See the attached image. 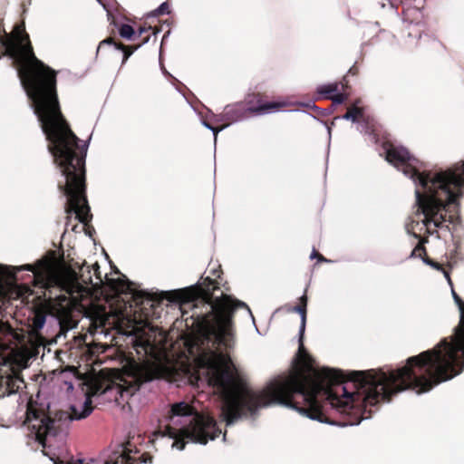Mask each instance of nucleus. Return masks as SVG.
I'll return each instance as SVG.
<instances>
[{
	"label": "nucleus",
	"instance_id": "f257e3e1",
	"mask_svg": "<svg viewBox=\"0 0 464 464\" xmlns=\"http://www.w3.org/2000/svg\"><path fill=\"white\" fill-rule=\"evenodd\" d=\"M216 288L217 283L210 276H201L189 286L162 292L161 297L179 305L187 327L191 328L193 335L187 342L188 353L205 370L208 384L221 393L220 417L226 426L233 425L242 417L254 416L263 407L273 404L294 406L293 392H304L305 383L314 392L320 378H336V375L331 374L328 367L317 369L304 350L303 337L306 325L307 298L304 295L301 297L303 304L293 308L301 319L295 370L286 377L270 382L262 391L250 389L230 356L222 351L232 350L236 345L232 320L234 311L238 307L246 308L253 324L254 316L246 303L224 293L220 296H214L212 291Z\"/></svg>",
	"mask_w": 464,
	"mask_h": 464
},
{
	"label": "nucleus",
	"instance_id": "f03ea898",
	"mask_svg": "<svg viewBox=\"0 0 464 464\" xmlns=\"http://www.w3.org/2000/svg\"><path fill=\"white\" fill-rule=\"evenodd\" d=\"M2 32L0 44L5 47V54L17 65L20 83L46 136L53 162L64 178V184L59 185V188L66 197L65 211L86 224L91 214L85 195V157L91 137L81 145L78 155L79 139L60 109L56 72L34 56L24 33V24L15 25L10 34L5 29Z\"/></svg>",
	"mask_w": 464,
	"mask_h": 464
},
{
	"label": "nucleus",
	"instance_id": "7ed1b4c3",
	"mask_svg": "<svg viewBox=\"0 0 464 464\" xmlns=\"http://www.w3.org/2000/svg\"><path fill=\"white\" fill-rule=\"evenodd\" d=\"M418 364L419 362H410L408 359L406 365L396 371L379 372L374 375H366L363 372H351L350 382L356 388V392H348L346 385L340 387L343 380V374L329 368L331 374L336 375V378H320L316 392H312L310 385L305 383L304 392H293V397L295 394L303 396L307 408L298 407L293 401L294 406H283L293 409L310 420L324 422L320 418V402L317 399L319 394L338 412L347 414L355 402H362L366 411L368 406H375L382 401L388 402L392 395L408 389L417 394L425 393L440 382H436V376L430 371L417 372L415 368Z\"/></svg>",
	"mask_w": 464,
	"mask_h": 464
},
{
	"label": "nucleus",
	"instance_id": "20e7f679",
	"mask_svg": "<svg viewBox=\"0 0 464 464\" xmlns=\"http://www.w3.org/2000/svg\"><path fill=\"white\" fill-rule=\"evenodd\" d=\"M15 270L33 272L36 278L45 281L46 286L53 285L64 290L76 302L91 295L92 289L102 286H107L115 294L130 291V282L124 275L117 271L115 275L106 274L102 276L97 263L92 266L83 263L77 272L70 268L58 267L49 259H41L35 266H20Z\"/></svg>",
	"mask_w": 464,
	"mask_h": 464
},
{
	"label": "nucleus",
	"instance_id": "39448f33",
	"mask_svg": "<svg viewBox=\"0 0 464 464\" xmlns=\"http://www.w3.org/2000/svg\"><path fill=\"white\" fill-rule=\"evenodd\" d=\"M168 424L164 430L151 434L150 442L160 446L172 441L170 447L182 450L187 442L206 445L221 434L213 417L208 413L194 411L191 406L184 401L173 403L167 417Z\"/></svg>",
	"mask_w": 464,
	"mask_h": 464
},
{
	"label": "nucleus",
	"instance_id": "423d86ee",
	"mask_svg": "<svg viewBox=\"0 0 464 464\" xmlns=\"http://www.w3.org/2000/svg\"><path fill=\"white\" fill-rule=\"evenodd\" d=\"M451 294L460 314L454 334L450 340L442 339L433 349L409 358L410 362H420L415 368L417 372H431L436 376V382L450 381L464 369V303L453 289Z\"/></svg>",
	"mask_w": 464,
	"mask_h": 464
},
{
	"label": "nucleus",
	"instance_id": "0eeeda50",
	"mask_svg": "<svg viewBox=\"0 0 464 464\" xmlns=\"http://www.w3.org/2000/svg\"><path fill=\"white\" fill-rule=\"evenodd\" d=\"M420 188H415V198L419 208L425 216L423 225L432 224L440 227L445 217L440 211L447 206L456 203L461 196L460 188L464 186V162L449 169L437 173L432 179H419Z\"/></svg>",
	"mask_w": 464,
	"mask_h": 464
},
{
	"label": "nucleus",
	"instance_id": "6e6552de",
	"mask_svg": "<svg viewBox=\"0 0 464 464\" xmlns=\"http://www.w3.org/2000/svg\"><path fill=\"white\" fill-rule=\"evenodd\" d=\"M72 413L58 411L53 417L46 416L37 407L29 405L26 411L24 424L32 430L35 440L44 448H54L63 443L67 435L70 423L88 417L93 411L91 396L80 405H71Z\"/></svg>",
	"mask_w": 464,
	"mask_h": 464
},
{
	"label": "nucleus",
	"instance_id": "1a4fd4ad",
	"mask_svg": "<svg viewBox=\"0 0 464 464\" xmlns=\"http://www.w3.org/2000/svg\"><path fill=\"white\" fill-rule=\"evenodd\" d=\"M171 371L166 366L159 363H135L131 366L129 380H124L122 383L116 384L111 388V392L114 395V401L118 404L128 403L144 383L153 380L168 379Z\"/></svg>",
	"mask_w": 464,
	"mask_h": 464
},
{
	"label": "nucleus",
	"instance_id": "9d476101",
	"mask_svg": "<svg viewBox=\"0 0 464 464\" xmlns=\"http://www.w3.org/2000/svg\"><path fill=\"white\" fill-rule=\"evenodd\" d=\"M386 160L411 179L416 188H420L419 179H432L420 171L421 163L412 157L402 146L389 145L385 149Z\"/></svg>",
	"mask_w": 464,
	"mask_h": 464
},
{
	"label": "nucleus",
	"instance_id": "9b49d317",
	"mask_svg": "<svg viewBox=\"0 0 464 464\" xmlns=\"http://www.w3.org/2000/svg\"><path fill=\"white\" fill-rule=\"evenodd\" d=\"M279 104L275 102L260 103L255 107L243 108L240 104L227 105L224 108V116L231 123L240 122L248 118L247 113L255 115H266L272 113Z\"/></svg>",
	"mask_w": 464,
	"mask_h": 464
},
{
	"label": "nucleus",
	"instance_id": "f8f14e48",
	"mask_svg": "<svg viewBox=\"0 0 464 464\" xmlns=\"http://www.w3.org/2000/svg\"><path fill=\"white\" fill-rule=\"evenodd\" d=\"M25 335L23 333L14 331L10 325L0 322V342L5 344H24Z\"/></svg>",
	"mask_w": 464,
	"mask_h": 464
},
{
	"label": "nucleus",
	"instance_id": "ddd939ff",
	"mask_svg": "<svg viewBox=\"0 0 464 464\" xmlns=\"http://www.w3.org/2000/svg\"><path fill=\"white\" fill-rule=\"evenodd\" d=\"M359 103L360 101H356L351 107L347 109L346 113L341 117H336L335 119H341L343 121H350L353 123H358L359 121L363 117L364 113L363 108L358 106Z\"/></svg>",
	"mask_w": 464,
	"mask_h": 464
},
{
	"label": "nucleus",
	"instance_id": "4468645a",
	"mask_svg": "<svg viewBox=\"0 0 464 464\" xmlns=\"http://www.w3.org/2000/svg\"><path fill=\"white\" fill-rule=\"evenodd\" d=\"M46 322V314L42 311L34 312L32 317L31 332L34 334L38 333L44 326Z\"/></svg>",
	"mask_w": 464,
	"mask_h": 464
},
{
	"label": "nucleus",
	"instance_id": "2eb2a0df",
	"mask_svg": "<svg viewBox=\"0 0 464 464\" xmlns=\"http://www.w3.org/2000/svg\"><path fill=\"white\" fill-rule=\"evenodd\" d=\"M339 86L337 82H331L326 84H322L317 87V92L329 99V97H332V94L338 92Z\"/></svg>",
	"mask_w": 464,
	"mask_h": 464
},
{
	"label": "nucleus",
	"instance_id": "dca6fc26",
	"mask_svg": "<svg viewBox=\"0 0 464 464\" xmlns=\"http://www.w3.org/2000/svg\"><path fill=\"white\" fill-rule=\"evenodd\" d=\"M87 317L90 318L96 326H102L107 320L105 314L102 311L88 312Z\"/></svg>",
	"mask_w": 464,
	"mask_h": 464
},
{
	"label": "nucleus",
	"instance_id": "f3484780",
	"mask_svg": "<svg viewBox=\"0 0 464 464\" xmlns=\"http://www.w3.org/2000/svg\"><path fill=\"white\" fill-rule=\"evenodd\" d=\"M119 34L121 38H124L126 40H132L133 37L136 35V33L131 25L123 24L119 27Z\"/></svg>",
	"mask_w": 464,
	"mask_h": 464
},
{
	"label": "nucleus",
	"instance_id": "a211bd4d",
	"mask_svg": "<svg viewBox=\"0 0 464 464\" xmlns=\"http://www.w3.org/2000/svg\"><path fill=\"white\" fill-rule=\"evenodd\" d=\"M51 461L53 462V464H95L96 460L93 459H90L87 462L84 463V459H79L77 460H73L72 459L70 461H63L59 459V458L51 457Z\"/></svg>",
	"mask_w": 464,
	"mask_h": 464
},
{
	"label": "nucleus",
	"instance_id": "6ab92c4d",
	"mask_svg": "<svg viewBox=\"0 0 464 464\" xmlns=\"http://www.w3.org/2000/svg\"><path fill=\"white\" fill-rule=\"evenodd\" d=\"M423 262L425 264L429 265L430 266L437 269V270H441L442 273L444 274V276L450 283V278L449 273L446 270H444L440 264H438V263H436V262H434V261H432L430 259H428V258L427 259H423Z\"/></svg>",
	"mask_w": 464,
	"mask_h": 464
},
{
	"label": "nucleus",
	"instance_id": "aec40b11",
	"mask_svg": "<svg viewBox=\"0 0 464 464\" xmlns=\"http://www.w3.org/2000/svg\"><path fill=\"white\" fill-rule=\"evenodd\" d=\"M169 14V5L166 2L160 4L158 8H156L151 16L159 15V14Z\"/></svg>",
	"mask_w": 464,
	"mask_h": 464
},
{
	"label": "nucleus",
	"instance_id": "412c9836",
	"mask_svg": "<svg viewBox=\"0 0 464 464\" xmlns=\"http://www.w3.org/2000/svg\"><path fill=\"white\" fill-rule=\"evenodd\" d=\"M329 100H331L335 104H342L346 100V96L343 93L341 92H334L332 97H329Z\"/></svg>",
	"mask_w": 464,
	"mask_h": 464
},
{
	"label": "nucleus",
	"instance_id": "4be33fe9",
	"mask_svg": "<svg viewBox=\"0 0 464 464\" xmlns=\"http://www.w3.org/2000/svg\"><path fill=\"white\" fill-rule=\"evenodd\" d=\"M23 354V360L24 361V363L27 362L28 360H30L31 358H33L34 356V353L32 350L26 348V347H24L22 346L21 347V351H20Z\"/></svg>",
	"mask_w": 464,
	"mask_h": 464
},
{
	"label": "nucleus",
	"instance_id": "5701e85b",
	"mask_svg": "<svg viewBox=\"0 0 464 464\" xmlns=\"http://www.w3.org/2000/svg\"><path fill=\"white\" fill-rule=\"evenodd\" d=\"M118 50H121L123 52V59L122 63H125L129 57L133 53L132 50H128L124 45L120 44L118 46Z\"/></svg>",
	"mask_w": 464,
	"mask_h": 464
},
{
	"label": "nucleus",
	"instance_id": "b1692460",
	"mask_svg": "<svg viewBox=\"0 0 464 464\" xmlns=\"http://www.w3.org/2000/svg\"><path fill=\"white\" fill-rule=\"evenodd\" d=\"M202 125L208 129V130H210L214 135V139H215V141L217 140V136L218 134V132H220L223 128H220V129H217V128H214L213 126H211L208 122L207 121H202Z\"/></svg>",
	"mask_w": 464,
	"mask_h": 464
},
{
	"label": "nucleus",
	"instance_id": "393cba45",
	"mask_svg": "<svg viewBox=\"0 0 464 464\" xmlns=\"http://www.w3.org/2000/svg\"><path fill=\"white\" fill-rule=\"evenodd\" d=\"M105 44H108V45H113L115 47V49H118V46L120 44L114 43V41L111 39V38H106L104 40H102L100 44H99V47H98V51Z\"/></svg>",
	"mask_w": 464,
	"mask_h": 464
},
{
	"label": "nucleus",
	"instance_id": "a878e982",
	"mask_svg": "<svg viewBox=\"0 0 464 464\" xmlns=\"http://www.w3.org/2000/svg\"><path fill=\"white\" fill-rule=\"evenodd\" d=\"M418 250H424V248L420 245H418L411 253L410 257H413L415 256V252Z\"/></svg>",
	"mask_w": 464,
	"mask_h": 464
},
{
	"label": "nucleus",
	"instance_id": "bb28decb",
	"mask_svg": "<svg viewBox=\"0 0 464 464\" xmlns=\"http://www.w3.org/2000/svg\"><path fill=\"white\" fill-rule=\"evenodd\" d=\"M210 273L213 275V276H216L217 277H219L220 276V270L219 268H212Z\"/></svg>",
	"mask_w": 464,
	"mask_h": 464
},
{
	"label": "nucleus",
	"instance_id": "cd10ccee",
	"mask_svg": "<svg viewBox=\"0 0 464 464\" xmlns=\"http://www.w3.org/2000/svg\"><path fill=\"white\" fill-rule=\"evenodd\" d=\"M139 459H140L141 463H151V461H152L150 457H148V458L140 457V458H139Z\"/></svg>",
	"mask_w": 464,
	"mask_h": 464
},
{
	"label": "nucleus",
	"instance_id": "c85d7f7f",
	"mask_svg": "<svg viewBox=\"0 0 464 464\" xmlns=\"http://www.w3.org/2000/svg\"><path fill=\"white\" fill-rule=\"evenodd\" d=\"M146 32V28L144 27H140L139 30H138V34H137V36L140 37V35H142L144 33Z\"/></svg>",
	"mask_w": 464,
	"mask_h": 464
},
{
	"label": "nucleus",
	"instance_id": "c756f323",
	"mask_svg": "<svg viewBox=\"0 0 464 464\" xmlns=\"http://www.w3.org/2000/svg\"><path fill=\"white\" fill-rule=\"evenodd\" d=\"M306 106H307L308 108H312V109L315 110V111H318L320 110V108H318L317 106H315L314 102H311V104H310V103H308V104H306Z\"/></svg>",
	"mask_w": 464,
	"mask_h": 464
},
{
	"label": "nucleus",
	"instance_id": "7c9ffc66",
	"mask_svg": "<svg viewBox=\"0 0 464 464\" xmlns=\"http://www.w3.org/2000/svg\"><path fill=\"white\" fill-rule=\"evenodd\" d=\"M361 420L358 421V422H355V423H343L342 424V427H346V426H354V425H358L360 424Z\"/></svg>",
	"mask_w": 464,
	"mask_h": 464
},
{
	"label": "nucleus",
	"instance_id": "2f4dec72",
	"mask_svg": "<svg viewBox=\"0 0 464 464\" xmlns=\"http://www.w3.org/2000/svg\"><path fill=\"white\" fill-rule=\"evenodd\" d=\"M316 256V252L314 249H313L311 255H310V259H314V257Z\"/></svg>",
	"mask_w": 464,
	"mask_h": 464
},
{
	"label": "nucleus",
	"instance_id": "473e14b6",
	"mask_svg": "<svg viewBox=\"0 0 464 464\" xmlns=\"http://www.w3.org/2000/svg\"><path fill=\"white\" fill-rule=\"evenodd\" d=\"M369 418H370V415H368V416H362V419H361V420H367V419H369Z\"/></svg>",
	"mask_w": 464,
	"mask_h": 464
},
{
	"label": "nucleus",
	"instance_id": "72a5a7b5",
	"mask_svg": "<svg viewBox=\"0 0 464 464\" xmlns=\"http://www.w3.org/2000/svg\"><path fill=\"white\" fill-rule=\"evenodd\" d=\"M413 237H416V238H419V236L416 235V234H413Z\"/></svg>",
	"mask_w": 464,
	"mask_h": 464
},
{
	"label": "nucleus",
	"instance_id": "f704fd0d",
	"mask_svg": "<svg viewBox=\"0 0 464 464\" xmlns=\"http://www.w3.org/2000/svg\"><path fill=\"white\" fill-rule=\"evenodd\" d=\"M69 389H72V383L69 384Z\"/></svg>",
	"mask_w": 464,
	"mask_h": 464
},
{
	"label": "nucleus",
	"instance_id": "c9c22d12",
	"mask_svg": "<svg viewBox=\"0 0 464 464\" xmlns=\"http://www.w3.org/2000/svg\"><path fill=\"white\" fill-rule=\"evenodd\" d=\"M149 42V39H146L143 44H147Z\"/></svg>",
	"mask_w": 464,
	"mask_h": 464
},
{
	"label": "nucleus",
	"instance_id": "e433bc0d",
	"mask_svg": "<svg viewBox=\"0 0 464 464\" xmlns=\"http://www.w3.org/2000/svg\"><path fill=\"white\" fill-rule=\"evenodd\" d=\"M304 112L306 115L311 116V114H310L309 112H305V111H304Z\"/></svg>",
	"mask_w": 464,
	"mask_h": 464
},
{
	"label": "nucleus",
	"instance_id": "4c0bfd02",
	"mask_svg": "<svg viewBox=\"0 0 464 464\" xmlns=\"http://www.w3.org/2000/svg\"><path fill=\"white\" fill-rule=\"evenodd\" d=\"M97 1H98L99 3H101V1H100V0H97Z\"/></svg>",
	"mask_w": 464,
	"mask_h": 464
}]
</instances>
